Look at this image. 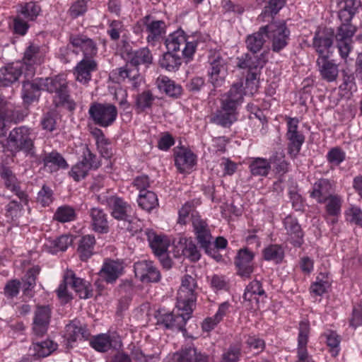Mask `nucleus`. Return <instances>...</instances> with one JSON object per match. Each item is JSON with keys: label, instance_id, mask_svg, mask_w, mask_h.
I'll use <instances>...</instances> for the list:
<instances>
[{"label": "nucleus", "instance_id": "obj_35", "mask_svg": "<svg viewBox=\"0 0 362 362\" xmlns=\"http://www.w3.org/2000/svg\"><path fill=\"white\" fill-rule=\"evenodd\" d=\"M158 88L164 92L167 95L174 98H178L182 94V86L165 76H160L156 79Z\"/></svg>", "mask_w": 362, "mask_h": 362}, {"label": "nucleus", "instance_id": "obj_62", "mask_svg": "<svg viewBox=\"0 0 362 362\" xmlns=\"http://www.w3.org/2000/svg\"><path fill=\"white\" fill-rule=\"evenodd\" d=\"M356 31V28L351 23H344L337 29L335 35L336 40H352V37Z\"/></svg>", "mask_w": 362, "mask_h": 362}, {"label": "nucleus", "instance_id": "obj_24", "mask_svg": "<svg viewBox=\"0 0 362 362\" xmlns=\"http://www.w3.org/2000/svg\"><path fill=\"white\" fill-rule=\"evenodd\" d=\"M124 262L122 260L105 259L99 274L107 283L112 284L123 274Z\"/></svg>", "mask_w": 362, "mask_h": 362}, {"label": "nucleus", "instance_id": "obj_15", "mask_svg": "<svg viewBox=\"0 0 362 362\" xmlns=\"http://www.w3.org/2000/svg\"><path fill=\"white\" fill-rule=\"evenodd\" d=\"M182 313H160L158 316V324L163 325L167 329H177L186 332L185 325L187 321L191 317V315L193 312L192 308L191 310L186 309H179Z\"/></svg>", "mask_w": 362, "mask_h": 362}, {"label": "nucleus", "instance_id": "obj_13", "mask_svg": "<svg viewBox=\"0 0 362 362\" xmlns=\"http://www.w3.org/2000/svg\"><path fill=\"white\" fill-rule=\"evenodd\" d=\"M299 120L298 118H287V132L286 134L288 140L287 150L289 156L296 158L305 141L304 135L298 131Z\"/></svg>", "mask_w": 362, "mask_h": 362}, {"label": "nucleus", "instance_id": "obj_55", "mask_svg": "<svg viewBox=\"0 0 362 362\" xmlns=\"http://www.w3.org/2000/svg\"><path fill=\"white\" fill-rule=\"evenodd\" d=\"M76 214L74 209L68 205L58 207L54 214V219L61 223L73 221L76 219Z\"/></svg>", "mask_w": 362, "mask_h": 362}, {"label": "nucleus", "instance_id": "obj_19", "mask_svg": "<svg viewBox=\"0 0 362 362\" xmlns=\"http://www.w3.org/2000/svg\"><path fill=\"white\" fill-rule=\"evenodd\" d=\"M334 30L323 28L317 30L314 35L313 45L319 57H329L333 45Z\"/></svg>", "mask_w": 362, "mask_h": 362}, {"label": "nucleus", "instance_id": "obj_31", "mask_svg": "<svg viewBox=\"0 0 362 362\" xmlns=\"http://www.w3.org/2000/svg\"><path fill=\"white\" fill-rule=\"evenodd\" d=\"M333 187L327 179H320L315 182L310 192L311 197L319 203H325L332 195Z\"/></svg>", "mask_w": 362, "mask_h": 362}, {"label": "nucleus", "instance_id": "obj_17", "mask_svg": "<svg viewBox=\"0 0 362 362\" xmlns=\"http://www.w3.org/2000/svg\"><path fill=\"white\" fill-rule=\"evenodd\" d=\"M134 270L135 276L143 283H157L161 278L160 271L151 260L135 262Z\"/></svg>", "mask_w": 362, "mask_h": 362}, {"label": "nucleus", "instance_id": "obj_46", "mask_svg": "<svg viewBox=\"0 0 362 362\" xmlns=\"http://www.w3.org/2000/svg\"><path fill=\"white\" fill-rule=\"evenodd\" d=\"M95 245V238L93 235H86L81 238L77 250L81 260L86 261L93 255Z\"/></svg>", "mask_w": 362, "mask_h": 362}, {"label": "nucleus", "instance_id": "obj_53", "mask_svg": "<svg viewBox=\"0 0 362 362\" xmlns=\"http://www.w3.org/2000/svg\"><path fill=\"white\" fill-rule=\"evenodd\" d=\"M263 257L267 261H272L276 264L282 262L284 257V249L279 245H270L264 249Z\"/></svg>", "mask_w": 362, "mask_h": 362}, {"label": "nucleus", "instance_id": "obj_49", "mask_svg": "<svg viewBox=\"0 0 362 362\" xmlns=\"http://www.w3.org/2000/svg\"><path fill=\"white\" fill-rule=\"evenodd\" d=\"M257 296H265V291L262 288L261 282L257 280H254L247 286L243 294V299L245 301L249 302L255 300L257 305L259 300Z\"/></svg>", "mask_w": 362, "mask_h": 362}, {"label": "nucleus", "instance_id": "obj_14", "mask_svg": "<svg viewBox=\"0 0 362 362\" xmlns=\"http://www.w3.org/2000/svg\"><path fill=\"white\" fill-rule=\"evenodd\" d=\"M45 51L37 45L31 43L25 50L23 58L24 75L28 80L33 78L35 72V65H40L44 62Z\"/></svg>", "mask_w": 362, "mask_h": 362}, {"label": "nucleus", "instance_id": "obj_59", "mask_svg": "<svg viewBox=\"0 0 362 362\" xmlns=\"http://www.w3.org/2000/svg\"><path fill=\"white\" fill-rule=\"evenodd\" d=\"M320 275L322 277L320 278V276H317L316 281L311 284L310 288V293L319 296L326 293L330 286L327 276H325L322 274H320Z\"/></svg>", "mask_w": 362, "mask_h": 362}, {"label": "nucleus", "instance_id": "obj_50", "mask_svg": "<svg viewBox=\"0 0 362 362\" xmlns=\"http://www.w3.org/2000/svg\"><path fill=\"white\" fill-rule=\"evenodd\" d=\"M41 12V7L36 2L30 1L21 4L18 13V15L25 18L27 21H35Z\"/></svg>", "mask_w": 362, "mask_h": 362}, {"label": "nucleus", "instance_id": "obj_20", "mask_svg": "<svg viewBox=\"0 0 362 362\" xmlns=\"http://www.w3.org/2000/svg\"><path fill=\"white\" fill-rule=\"evenodd\" d=\"M141 22L148 33L147 42L155 46L156 42L160 40L165 32V23L163 21L156 20L150 15L144 16L141 19Z\"/></svg>", "mask_w": 362, "mask_h": 362}, {"label": "nucleus", "instance_id": "obj_32", "mask_svg": "<svg viewBox=\"0 0 362 362\" xmlns=\"http://www.w3.org/2000/svg\"><path fill=\"white\" fill-rule=\"evenodd\" d=\"M44 168L49 173L58 171L59 169H66L69 165L64 158L57 151H53L45 153L42 159Z\"/></svg>", "mask_w": 362, "mask_h": 362}, {"label": "nucleus", "instance_id": "obj_28", "mask_svg": "<svg viewBox=\"0 0 362 362\" xmlns=\"http://www.w3.org/2000/svg\"><path fill=\"white\" fill-rule=\"evenodd\" d=\"M284 226L288 236V240L295 247H300L304 242V233L297 218L287 216L284 220Z\"/></svg>", "mask_w": 362, "mask_h": 362}, {"label": "nucleus", "instance_id": "obj_27", "mask_svg": "<svg viewBox=\"0 0 362 362\" xmlns=\"http://www.w3.org/2000/svg\"><path fill=\"white\" fill-rule=\"evenodd\" d=\"M88 213L90 218V227L93 231L100 234L109 232L107 214L103 209L93 206L88 210Z\"/></svg>", "mask_w": 362, "mask_h": 362}, {"label": "nucleus", "instance_id": "obj_26", "mask_svg": "<svg viewBox=\"0 0 362 362\" xmlns=\"http://www.w3.org/2000/svg\"><path fill=\"white\" fill-rule=\"evenodd\" d=\"M254 253L247 248L238 251L235 260V264L238 268V274L243 277H250L253 272Z\"/></svg>", "mask_w": 362, "mask_h": 362}, {"label": "nucleus", "instance_id": "obj_40", "mask_svg": "<svg viewBox=\"0 0 362 362\" xmlns=\"http://www.w3.org/2000/svg\"><path fill=\"white\" fill-rule=\"evenodd\" d=\"M361 6V0H345L343 7L338 12V17L341 23H351V19Z\"/></svg>", "mask_w": 362, "mask_h": 362}, {"label": "nucleus", "instance_id": "obj_38", "mask_svg": "<svg viewBox=\"0 0 362 362\" xmlns=\"http://www.w3.org/2000/svg\"><path fill=\"white\" fill-rule=\"evenodd\" d=\"M146 234L149 245L155 255L157 257L164 256L170 246L168 239L165 236L156 235L152 231H148Z\"/></svg>", "mask_w": 362, "mask_h": 362}, {"label": "nucleus", "instance_id": "obj_60", "mask_svg": "<svg viewBox=\"0 0 362 362\" xmlns=\"http://www.w3.org/2000/svg\"><path fill=\"white\" fill-rule=\"evenodd\" d=\"M40 124L45 131H54L57 129V113L54 111L45 112L42 116Z\"/></svg>", "mask_w": 362, "mask_h": 362}, {"label": "nucleus", "instance_id": "obj_52", "mask_svg": "<svg viewBox=\"0 0 362 362\" xmlns=\"http://www.w3.org/2000/svg\"><path fill=\"white\" fill-rule=\"evenodd\" d=\"M137 202L139 206L147 211H151L158 206L157 195L151 191L139 193Z\"/></svg>", "mask_w": 362, "mask_h": 362}, {"label": "nucleus", "instance_id": "obj_37", "mask_svg": "<svg viewBox=\"0 0 362 362\" xmlns=\"http://www.w3.org/2000/svg\"><path fill=\"white\" fill-rule=\"evenodd\" d=\"M57 348V344L50 339L35 342L29 348V354L35 358L49 356Z\"/></svg>", "mask_w": 362, "mask_h": 362}, {"label": "nucleus", "instance_id": "obj_18", "mask_svg": "<svg viewBox=\"0 0 362 362\" xmlns=\"http://www.w3.org/2000/svg\"><path fill=\"white\" fill-rule=\"evenodd\" d=\"M69 40L73 47L82 52V59H95L98 48L94 40L84 34H72Z\"/></svg>", "mask_w": 362, "mask_h": 362}, {"label": "nucleus", "instance_id": "obj_3", "mask_svg": "<svg viewBox=\"0 0 362 362\" xmlns=\"http://www.w3.org/2000/svg\"><path fill=\"white\" fill-rule=\"evenodd\" d=\"M43 90L55 93L54 103L56 107L64 106L69 110H74L76 103L70 98L66 79L62 76L41 78Z\"/></svg>", "mask_w": 362, "mask_h": 362}, {"label": "nucleus", "instance_id": "obj_33", "mask_svg": "<svg viewBox=\"0 0 362 362\" xmlns=\"http://www.w3.org/2000/svg\"><path fill=\"white\" fill-rule=\"evenodd\" d=\"M175 164L180 173H184L196 164V156L189 150L180 148L175 153Z\"/></svg>", "mask_w": 362, "mask_h": 362}, {"label": "nucleus", "instance_id": "obj_58", "mask_svg": "<svg viewBox=\"0 0 362 362\" xmlns=\"http://www.w3.org/2000/svg\"><path fill=\"white\" fill-rule=\"evenodd\" d=\"M90 346L98 351H107L112 346L110 337L105 334H98L90 341Z\"/></svg>", "mask_w": 362, "mask_h": 362}, {"label": "nucleus", "instance_id": "obj_47", "mask_svg": "<svg viewBox=\"0 0 362 362\" xmlns=\"http://www.w3.org/2000/svg\"><path fill=\"white\" fill-rule=\"evenodd\" d=\"M72 236L63 235L54 240H49L45 244L49 252L55 254L59 251H65L71 245Z\"/></svg>", "mask_w": 362, "mask_h": 362}, {"label": "nucleus", "instance_id": "obj_5", "mask_svg": "<svg viewBox=\"0 0 362 362\" xmlns=\"http://www.w3.org/2000/svg\"><path fill=\"white\" fill-rule=\"evenodd\" d=\"M266 37L271 44V49L280 53L290 41L291 31L284 21H272L265 25Z\"/></svg>", "mask_w": 362, "mask_h": 362}, {"label": "nucleus", "instance_id": "obj_57", "mask_svg": "<svg viewBox=\"0 0 362 362\" xmlns=\"http://www.w3.org/2000/svg\"><path fill=\"white\" fill-rule=\"evenodd\" d=\"M129 349L131 359L136 362H153L155 360H158L157 355H146L139 346L134 344H130Z\"/></svg>", "mask_w": 362, "mask_h": 362}, {"label": "nucleus", "instance_id": "obj_41", "mask_svg": "<svg viewBox=\"0 0 362 362\" xmlns=\"http://www.w3.org/2000/svg\"><path fill=\"white\" fill-rule=\"evenodd\" d=\"M40 90H43L42 86H41V78L33 82L24 81L22 97L25 102L30 103L37 100Z\"/></svg>", "mask_w": 362, "mask_h": 362}, {"label": "nucleus", "instance_id": "obj_29", "mask_svg": "<svg viewBox=\"0 0 362 362\" xmlns=\"http://www.w3.org/2000/svg\"><path fill=\"white\" fill-rule=\"evenodd\" d=\"M329 57H318L317 66L322 78L327 82L336 81L339 74L338 66Z\"/></svg>", "mask_w": 362, "mask_h": 362}, {"label": "nucleus", "instance_id": "obj_43", "mask_svg": "<svg viewBox=\"0 0 362 362\" xmlns=\"http://www.w3.org/2000/svg\"><path fill=\"white\" fill-rule=\"evenodd\" d=\"M158 63L162 69L175 72L182 64V58L177 53L168 50L160 58Z\"/></svg>", "mask_w": 362, "mask_h": 362}, {"label": "nucleus", "instance_id": "obj_63", "mask_svg": "<svg viewBox=\"0 0 362 362\" xmlns=\"http://www.w3.org/2000/svg\"><path fill=\"white\" fill-rule=\"evenodd\" d=\"M241 355V346L240 344H231L223 352L220 362H238Z\"/></svg>", "mask_w": 362, "mask_h": 362}, {"label": "nucleus", "instance_id": "obj_48", "mask_svg": "<svg viewBox=\"0 0 362 362\" xmlns=\"http://www.w3.org/2000/svg\"><path fill=\"white\" fill-rule=\"evenodd\" d=\"M270 167L272 165L276 173L284 175L288 171V163L285 160L283 150L274 152L268 160Z\"/></svg>", "mask_w": 362, "mask_h": 362}, {"label": "nucleus", "instance_id": "obj_1", "mask_svg": "<svg viewBox=\"0 0 362 362\" xmlns=\"http://www.w3.org/2000/svg\"><path fill=\"white\" fill-rule=\"evenodd\" d=\"M35 136L33 129L26 126L13 129L3 144V151L10 152L13 156L23 151L27 156L37 158L35 146Z\"/></svg>", "mask_w": 362, "mask_h": 362}, {"label": "nucleus", "instance_id": "obj_64", "mask_svg": "<svg viewBox=\"0 0 362 362\" xmlns=\"http://www.w3.org/2000/svg\"><path fill=\"white\" fill-rule=\"evenodd\" d=\"M286 0H269L268 5L264 8L262 15L264 17H274L284 6Z\"/></svg>", "mask_w": 362, "mask_h": 362}, {"label": "nucleus", "instance_id": "obj_8", "mask_svg": "<svg viewBox=\"0 0 362 362\" xmlns=\"http://www.w3.org/2000/svg\"><path fill=\"white\" fill-rule=\"evenodd\" d=\"M101 163L96 155L93 153L87 146L83 148L82 160L72 166L69 173L75 181L84 179L90 169H98Z\"/></svg>", "mask_w": 362, "mask_h": 362}, {"label": "nucleus", "instance_id": "obj_44", "mask_svg": "<svg viewBox=\"0 0 362 362\" xmlns=\"http://www.w3.org/2000/svg\"><path fill=\"white\" fill-rule=\"evenodd\" d=\"M266 29L265 25L259 28V30L251 35H249L246 40L247 48L254 54L259 52L266 42Z\"/></svg>", "mask_w": 362, "mask_h": 362}, {"label": "nucleus", "instance_id": "obj_56", "mask_svg": "<svg viewBox=\"0 0 362 362\" xmlns=\"http://www.w3.org/2000/svg\"><path fill=\"white\" fill-rule=\"evenodd\" d=\"M182 255L191 262H197L201 257V253L197 245L192 239H184Z\"/></svg>", "mask_w": 362, "mask_h": 362}, {"label": "nucleus", "instance_id": "obj_45", "mask_svg": "<svg viewBox=\"0 0 362 362\" xmlns=\"http://www.w3.org/2000/svg\"><path fill=\"white\" fill-rule=\"evenodd\" d=\"M18 112L17 107L12 102L0 95V122L16 119Z\"/></svg>", "mask_w": 362, "mask_h": 362}, {"label": "nucleus", "instance_id": "obj_2", "mask_svg": "<svg viewBox=\"0 0 362 362\" xmlns=\"http://www.w3.org/2000/svg\"><path fill=\"white\" fill-rule=\"evenodd\" d=\"M153 54L148 47L139 48L129 54V62L125 66L117 69L119 79L128 78L136 88L141 78L138 66L148 68L153 63Z\"/></svg>", "mask_w": 362, "mask_h": 362}, {"label": "nucleus", "instance_id": "obj_9", "mask_svg": "<svg viewBox=\"0 0 362 362\" xmlns=\"http://www.w3.org/2000/svg\"><path fill=\"white\" fill-rule=\"evenodd\" d=\"M193 231L196 239L200 247L205 250V252L211 255L214 252L212 248L213 243L209 227L206 220L203 219L197 213L192 214L191 216Z\"/></svg>", "mask_w": 362, "mask_h": 362}, {"label": "nucleus", "instance_id": "obj_4", "mask_svg": "<svg viewBox=\"0 0 362 362\" xmlns=\"http://www.w3.org/2000/svg\"><path fill=\"white\" fill-rule=\"evenodd\" d=\"M237 66L240 69H247L246 86L250 88V93L257 90V76L267 62L264 54L256 55L254 53H246L237 58Z\"/></svg>", "mask_w": 362, "mask_h": 362}, {"label": "nucleus", "instance_id": "obj_34", "mask_svg": "<svg viewBox=\"0 0 362 362\" xmlns=\"http://www.w3.org/2000/svg\"><path fill=\"white\" fill-rule=\"evenodd\" d=\"M65 334L69 341H76L79 339H88L90 334L86 326H83L81 322L74 320L65 327Z\"/></svg>", "mask_w": 362, "mask_h": 362}, {"label": "nucleus", "instance_id": "obj_23", "mask_svg": "<svg viewBox=\"0 0 362 362\" xmlns=\"http://www.w3.org/2000/svg\"><path fill=\"white\" fill-rule=\"evenodd\" d=\"M236 108L221 102L220 109L211 117L210 122L224 128L230 127L237 120Z\"/></svg>", "mask_w": 362, "mask_h": 362}, {"label": "nucleus", "instance_id": "obj_16", "mask_svg": "<svg viewBox=\"0 0 362 362\" xmlns=\"http://www.w3.org/2000/svg\"><path fill=\"white\" fill-rule=\"evenodd\" d=\"M0 177L8 190L13 192L23 204L25 205L28 204V193L22 189L21 182L9 168L4 166L0 169Z\"/></svg>", "mask_w": 362, "mask_h": 362}, {"label": "nucleus", "instance_id": "obj_22", "mask_svg": "<svg viewBox=\"0 0 362 362\" xmlns=\"http://www.w3.org/2000/svg\"><path fill=\"white\" fill-rule=\"evenodd\" d=\"M52 310L49 305H37L35 311L33 330L36 335L43 336L47 331Z\"/></svg>", "mask_w": 362, "mask_h": 362}, {"label": "nucleus", "instance_id": "obj_54", "mask_svg": "<svg viewBox=\"0 0 362 362\" xmlns=\"http://www.w3.org/2000/svg\"><path fill=\"white\" fill-rule=\"evenodd\" d=\"M118 227L124 232H129L131 235H134L141 230L142 223L139 219L134 217L132 214L129 217L120 221Z\"/></svg>", "mask_w": 362, "mask_h": 362}, {"label": "nucleus", "instance_id": "obj_6", "mask_svg": "<svg viewBox=\"0 0 362 362\" xmlns=\"http://www.w3.org/2000/svg\"><path fill=\"white\" fill-rule=\"evenodd\" d=\"M197 281L189 274H185L182 278L181 286L177 292V307L179 309L191 310L195 307L197 300Z\"/></svg>", "mask_w": 362, "mask_h": 362}, {"label": "nucleus", "instance_id": "obj_21", "mask_svg": "<svg viewBox=\"0 0 362 362\" xmlns=\"http://www.w3.org/2000/svg\"><path fill=\"white\" fill-rule=\"evenodd\" d=\"M98 70V62L95 59H82L74 68L73 73L77 81L88 84L92 78V74Z\"/></svg>", "mask_w": 362, "mask_h": 362}, {"label": "nucleus", "instance_id": "obj_7", "mask_svg": "<svg viewBox=\"0 0 362 362\" xmlns=\"http://www.w3.org/2000/svg\"><path fill=\"white\" fill-rule=\"evenodd\" d=\"M88 114L95 124L107 127L116 120L117 110L115 105L111 103H93L90 105Z\"/></svg>", "mask_w": 362, "mask_h": 362}, {"label": "nucleus", "instance_id": "obj_11", "mask_svg": "<svg viewBox=\"0 0 362 362\" xmlns=\"http://www.w3.org/2000/svg\"><path fill=\"white\" fill-rule=\"evenodd\" d=\"M97 200L102 204L108 206L111 216L116 220L121 221L129 217L132 209L131 205L122 198L117 196L107 197L102 194L97 195Z\"/></svg>", "mask_w": 362, "mask_h": 362}, {"label": "nucleus", "instance_id": "obj_42", "mask_svg": "<svg viewBox=\"0 0 362 362\" xmlns=\"http://www.w3.org/2000/svg\"><path fill=\"white\" fill-rule=\"evenodd\" d=\"M40 272V267L39 266H34L27 272L25 276L22 279L23 292L28 298H31L34 295L33 289L36 285L37 276Z\"/></svg>", "mask_w": 362, "mask_h": 362}, {"label": "nucleus", "instance_id": "obj_25", "mask_svg": "<svg viewBox=\"0 0 362 362\" xmlns=\"http://www.w3.org/2000/svg\"><path fill=\"white\" fill-rule=\"evenodd\" d=\"M25 69L22 62H12L0 69V84L8 86L16 82L24 74Z\"/></svg>", "mask_w": 362, "mask_h": 362}, {"label": "nucleus", "instance_id": "obj_61", "mask_svg": "<svg viewBox=\"0 0 362 362\" xmlns=\"http://www.w3.org/2000/svg\"><path fill=\"white\" fill-rule=\"evenodd\" d=\"M154 97L150 90L138 94L136 98V107L140 111L150 108L153 103Z\"/></svg>", "mask_w": 362, "mask_h": 362}, {"label": "nucleus", "instance_id": "obj_39", "mask_svg": "<svg viewBox=\"0 0 362 362\" xmlns=\"http://www.w3.org/2000/svg\"><path fill=\"white\" fill-rule=\"evenodd\" d=\"M245 94L243 83V81H239L232 85L226 94V98L222 99L221 102L237 109L238 105L243 102Z\"/></svg>", "mask_w": 362, "mask_h": 362}, {"label": "nucleus", "instance_id": "obj_30", "mask_svg": "<svg viewBox=\"0 0 362 362\" xmlns=\"http://www.w3.org/2000/svg\"><path fill=\"white\" fill-rule=\"evenodd\" d=\"M69 277L66 281L70 282V287L75 291L81 298L87 299L93 296V289L90 284L83 279L78 278L75 274L68 270Z\"/></svg>", "mask_w": 362, "mask_h": 362}, {"label": "nucleus", "instance_id": "obj_51", "mask_svg": "<svg viewBox=\"0 0 362 362\" xmlns=\"http://www.w3.org/2000/svg\"><path fill=\"white\" fill-rule=\"evenodd\" d=\"M249 168L252 175L266 177L270 171V165L266 158H255L250 163Z\"/></svg>", "mask_w": 362, "mask_h": 362}, {"label": "nucleus", "instance_id": "obj_12", "mask_svg": "<svg viewBox=\"0 0 362 362\" xmlns=\"http://www.w3.org/2000/svg\"><path fill=\"white\" fill-rule=\"evenodd\" d=\"M165 43L168 51L175 53L182 47V54L187 59L192 58L197 46L195 41L188 42L182 31H176L170 34Z\"/></svg>", "mask_w": 362, "mask_h": 362}, {"label": "nucleus", "instance_id": "obj_10", "mask_svg": "<svg viewBox=\"0 0 362 362\" xmlns=\"http://www.w3.org/2000/svg\"><path fill=\"white\" fill-rule=\"evenodd\" d=\"M209 81L214 88L222 86L228 74L226 59L223 58L219 52H214L209 57Z\"/></svg>", "mask_w": 362, "mask_h": 362}, {"label": "nucleus", "instance_id": "obj_36", "mask_svg": "<svg viewBox=\"0 0 362 362\" xmlns=\"http://www.w3.org/2000/svg\"><path fill=\"white\" fill-rule=\"evenodd\" d=\"M202 354L194 344H188L173 354L174 362H201Z\"/></svg>", "mask_w": 362, "mask_h": 362}]
</instances>
